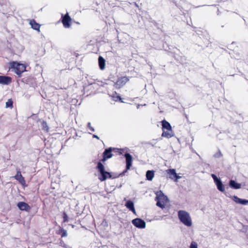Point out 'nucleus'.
I'll use <instances>...</instances> for the list:
<instances>
[{"label": "nucleus", "instance_id": "nucleus-1", "mask_svg": "<svg viewBox=\"0 0 248 248\" xmlns=\"http://www.w3.org/2000/svg\"><path fill=\"white\" fill-rule=\"evenodd\" d=\"M178 217L180 221L185 226L191 227L192 221L190 214L185 210H179L178 212Z\"/></svg>", "mask_w": 248, "mask_h": 248}, {"label": "nucleus", "instance_id": "nucleus-2", "mask_svg": "<svg viewBox=\"0 0 248 248\" xmlns=\"http://www.w3.org/2000/svg\"><path fill=\"white\" fill-rule=\"evenodd\" d=\"M96 169L100 173L98 179L101 182L105 181L108 178H111V173L105 170V167L101 162H98L96 166Z\"/></svg>", "mask_w": 248, "mask_h": 248}, {"label": "nucleus", "instance_id": "nucleus-3", "mask_svg": "<svg viewBox=\"0 0 248 248\" xmlns=\"http://www.w3.org/2000/svg\"><path fill=\"white\" fill-rule=\"evenodd\" d=\"M10 68L18 75L19 78L22 76V73L26 71V66L24 64L20 63L17 62H12L10 63Z\"/></svg>", "mask_w": 248, "mask_h": 248}, {"label": "nucleus", "instance_id": "nucleus-4", "mask_svg": "<svg viewBox=\"0 0 248 248\" xmlns=\"http://www.w3.org/2000/svg\"><path fill=\"white\" fill-rule=\"evenodd\" d=\"M161 123L162 129L163 131L162 136L167 138L171 137L172 136V129L170 124L165 120H163Z\"/></svg>", "mask_w": 248, "mask_h": 248}, {"label": "nucleus", "instance_id": "nucleus-5", "mask_svg": "<svg viewBox=\"0 0 248 248\" xmlns=\"http://www.w3.org/2000/svg\"><path fill=\"white\" fill-rule=\"evenodd\" d=\"M156 194L155 200L157 201L156 205L163 209L167 202L168 198L161 191L157 192Z\"/></svg>", "mask_w": 248, "mask_h": 248}, {"label": "nucleus", "instance_id": "nucleus-6", "mask_svg": "<svg viewBox=\"0 0 248 248\" xmlns=\"http://www.w3.org/2000/svg\"><path fill=\"white\" fill-rule=\"evenodd\" d=\"M62 22L63 26L65 28H69L71 26L72 19L69 16L68 13L65 15H62Z\"/></svg>", "mask_w": 248, "mask_h": 248}, {"label": "nucleus", "instance_id": "nucleus-7", "mask_svg": "<svg viewBox=\"0 0 248 248\" xmlns=\"http://www.w3.org/2000/svg\"><path fill=\"white\" fill-rule=\"evenodd\" d=\"M129 80L128 77L126 76L120 77L117 79L115 83V86L117 88L120 89L123 87Z\"/></svg>", "mask_w": 248, "mask_h": 248}, {"label": "nucleus", "instance_id": "nucleus-8", "mask_svg": "<svg viewBox=\"0 0 248 248\" xmlns=\"http://www.w3.org/2000/svg\"><path fill=\"white\" fill-rule=\"evenodd\" d=\"M132 223L135 227L140 229H143L146 226L145 222L140 218H136L133 219Z\"/></svg>", "mask_w": 248, "mask_h": 248}, {"label": "nucleus", "instance_id": "nucleus-9", "mask_svg": "<svg viewBox=\"0 0 248 248\" xmlns=\"http://www.w3.org/2000/svg\"><path fill=\"white\" fill-rule=\"evenodd\" d=\"M166 171L169 175V177L171 179L177 181V180L180 178V177L177 174L174 169H168Z\"/></svg>", "mask_w": 248, "mask_h": 248}, {"label": "nucleus", "instance_id": "nucleus-10", "mask_svg": "<svg viewBox=\"0 0 248 248\" xmlns=\"http://www.w3.org/2000/svg\"><path fill=\"white\" fill-rule=\"evenodd\" d=\"M18 208L22 211L29 212L31 209V206L26 202H20L17 204Z\"/></svg>", "mask_w": 248, "mask_h": 248}, {"label": "nucleus", "instance_id": "nucleus-11", "mask_svg": "<svg viewBox=\"0 0 248 248\" xmlns=\"http://www.w3.org/2000/svg\"><path fill=\"white\" fill-rule=\"evenodd\" d=\"M124 156L126 159V170H129V169H130V167L132 166V156L130 154L127 153H126L124 154Z\"/></svg>", "mask_w": 248, "mask_h": 248}, {"label": "nucleus", "instance_id": "nucleus-12", "mask_svg": "<svg viewBox=\"0 0 248 248\" xmlns=\"http://www.w3.org/2000/svg\"><path fill=\"white\" fill-rule=\"evenodd\" d=\"M12 82V78L8 76H0V84L8 85Z\"/></svg>", "mask_w": 248, "mask_h": 248}, {"label": "nucleus", "instance_id": "nucleus-13", "mask_svg": "<svg viewBox=\"0 0 248 248\" xmlns=\"http://www.w3.org/2000/svg\"><path fill=\"white\" fill-rule=\"evenodd\" d=\"M232 200L236 203H239L242 205H246L248 203V200L240 199L236 196H233Z\"/></svg>", "mask_w": 248, "mask_h": 248}, {"label": "nucleus", "instance_id": "nucleus-14", "mask_svg": "<svg viewBox=\"0 0 248 248\" xmlns=\"http://www.w3.org/2000/svg\"><path fill=\"white\" fill-rule=\"evenodd\" d=\"M126 208L131 211L134 214H136L135 209L134 208V202L131 201H127L125 204Z\"/></svg>", "mask_w": 248, "mask_h": 248}, {"label": "nucleus", "instance_id": "nucleus-15", "mask_svg": "<svg viewBox=\"0 0 248 248\" xmlns=\"http://www.w3.org/2000/svg\"><path fill=\"white\" fill-rule=\"evenodd\" d=\"M114 148H112L111 147L105 149L103 153V156H104L105 157L108 156L107 159L111 158L112 156L111 152L112 151L114 150Z\"/></svg>", "mask_w": 248, "mask_h": 248}, {"label": "nucleus", "instance_id": "nucleus-16", "mask_svg": "<svg viewBox=\"0 0 248 248\" xmlns=\"http://www.w3.org/2000/svg\"><path fill=\"white\" fill-rule=\"evenodd\" d=\"M29 23L33 29L38 31H40V25L37 23L34 19L30 20Z\"/></svg>", "mask_w": 248, "mask_h": 248}, {"label": "nucleus", "instance_id": "nucleus-17", "mask_svg": "<svg viewBox=\"0 0 248 248\" xmlns=\"http://www.w3.org/2000/svg\"><path fill=\"white\" fill-rule=\"evenodd\" d=\"M98 63L99 68L101 70H104L105 68L106 62L105 60L102 56H99L98 58Z\"/></svg>", "mask_w": 248, "mask_h": 248}, {"label": "nucleus", "instance_id": "nucleus-18", "mask_svg": "<svg viewBox=\"0 0 248 248\" xmlns=\"http://www.w3.org/2000/svg\"><path fill=\"white\" fill-rule=\"evenodd\" d=\"M110 96L112 100L114 101H120L121 102H123L121 97L119 95H118L116 92L113 93L112 94L110 95Z\"/></svg>", "mask_w": 248, "mask_h": 248}, {"label": "nucleus", "instance_id": "nucleus-19", "mask_svg": "<svg viewBox=\"0 0 248 248\" xmlns=\"http://www.w3.org/2000/svg\"><path fill=\"white\" fill-rule=\"evenodd\" d=\"M230 186L234 189H239L241 188V184L235 182L234 180H231L229 182Z\"/></svg>", "mask_w": 248, "mask_h": 248}, {"label": "nucleus", "instance_id": "nucleus-20", "mask_svg": "<svg viewBox=\"0 0 248 248\" xmlns=\"http://www.w3.org/2000/svg\"><path fill=\"white\" fill-rule=\"evenodd\" d=\"M154 170H148L146 173V177L147 180L149 181H152L154 177Z\"/></svg>", "mask_w": 248, "mask_h": 248}, {"label": "nucleus", "instance_id": "nucleus-21", "mask_svg": "<svg viewBox=\"0 0 248 248\" xmlns=\"http://www.w3.org/2000/svg\"><path fill=\"white\" fill-rule=\"evenodd\" d=\"M217 185V189L220 191L221 192H224L225 191V187L222 182L220 180H218L217 182L215 183Z\"/></svg>", "mask_w": 248, "mask_h": 248}, {"label": "nucleus", "instance_id": "nucleus-22", "mask_svg": "<svg viewBox=\"0 0 248 248\" xmlns=\"http://www.w3.org/2000/svg\"><path fill=\"white\" fill-rule=\"evenodd\" d=\"M57 233L58 234L61 235L62 237H66L67 235L66 231L62 227H60V229L57 231Z\"/></svg>", "mask_w": 248, "mask_h": 248}, {"label": "nucleus", "instance_id": "nucleus-23", "mask_svg": "<svg viewBox=\"0 0 248 248\" xmlns=\"http://www.w3.org/2000/svg\"><path fill=\"white\" fill-rule=\"evenodd\" d=\"M42 130L46 132H49V127L47 125V124L46 122L45 121H43L42 122Z\"/></svg>", "mask_w": 248, "mask_h": 248}, {"label": "nucleus", "instance_id": "nucleus-24", "mask_svg": "<svg viewBox=\"0 0 248 248\" xmlns=\"http://www.w3.org/2000/svg\"><path fill=\"white\" fill-rule=\"evenodd\" d=\"M17 181H18L19 183H20L22 186H27V185L26 184V181L25 180V178L22 175L21 176V177L19 179H18Z\"/></svg>", "mask_w": 248, "mask_h": 248}, {"label": "nucleus", "instance_id": "nucleus-25", "mask_svg": "<svg viewBox=\"0 0 248 248\" xmlns=\"http://www.w3.org/2000/svg\"><path fill=\"white\" fill-rule=\"evenodd\" d=\"M6 108H13V101L12 99H9L8 101L6 102Z\"/></svg>", "mask_w": 248, "mask_h": 248}, {"label": "nucleus", "instance_id": "nucleus-26", "mask_svg": "<svg viewBox=\"0 0 248 248\" xmlns=\"http://www.w3.org/2000/svg\"><path fill=\"white\" fill-rule=\"evenodd\" d=\"M21 176H22L21 172L19 169L16 170V175L14 177L15 179H16L17 181L18 180V179H19Z\"/></svg>", "mask_w": 248, "mask_h": 248}, {"label": "nucleus", "instance_id": "nucleus-27", "mask_svg": "<svg viewBox=\"0 0 248 248\" xmlns=\"http://www.w3.org/2000/svg\"><path fill=\"white\" fill-rule=\"evenodd\" d=\"M63 222H67L68 221V216L65 212L63 213Z\"/></svg>", "mask_w": 248, "mask_h": 248}, {"label": "nucleus", "instance_id": "nucleus-28", "mask_svg": "<svg viewBox=\"0 0 248 248\" xmlns=\"http://www.w3.org/2000/svg\"><path fill=\"white\" fill-rule=\"evenodd\" d=\"M190 248H198V245L195 242H192L191 243Z\"/></svg>", "mask_w": 248, "mask_h": 248}, {"label": "nucleus", "instance_id": "nucleus-29", "mask_svg": "<svg viewBox=\"0 0 248 248\" xmlns=\"http://www.w3.org/2000/svg\"><path fill=\"white\" fill-rule=\"evenodd\" d=\"M87 127L91 131H92V132L94 131V129L93 128V126H92L91 123H88Z\"/></svg>", "mask_w": 248, "mask_h": 248}, {"label": "nucleus", "instance_id": "nucleus-30", "mask_svg": "<svg viewBox=\"0 0 248 248\" xmlns=\"http://www.w3.org/2000/svg\"><path fill=\"white\" fill-rule=\"evenodd\" d=\"M212 176V177L213 178L214 180V182L216 183L217 182V181H218V180H219L220 179H218L217 176L214 174H212L211 175Z\"/></svg>", "mask_w": 248, "mask_h": 248}, {"label": "nucleus", "instance_id": "nucleus-31", "mask_svg": "<svg viewBox=\"0 0 248 248\" xmlns=\"http://www.w3.org/2000/svg\"><path fill=\"white\" fill-rule=\"evenodd\" d=\"M107 157H108V156L105 157L104 156H103V158L99 162H101L102 163V162H105L106 160L108 159Z\"/></svg>", "mask_w": 248, "mask_h": 248}, {"label": "nucleus", "instance_id": "nucleus-32", "mask_svg": "<svg viewBox=\"0 0 248 248\" xmlns=\"http://www.w3.org/2000/svg\"><path fill=\"white\" fill-rule=\"evenodd\" d=\"M93 138H96L97 139H99V137L97 136V135H93Z\"/></svg>", "mask_w": 248, "mask_h": 248}]
</instances>
